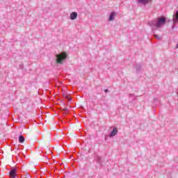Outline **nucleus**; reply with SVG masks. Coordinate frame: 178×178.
I'll use <instances>...</instances> for the list:
<instances>
[{
    "label": "nucleus",
    "instance_id": "obj_1",
    "mask_svg": "<svg viewBox=\"0 0 178 178\" xmlns=\"http://www.w3.org/2000/svg\"><path fill=\"white\" fill-rule=\"evenodd\" d=\"M166 23V18L165 17H159L153 21L149 22V26L150 27H156V29H159L163 26Z\"/></svg>",
    "mask_w": 178,
    "mask_h": 178
},
{
    "label": "nucleus",
    "instance_id": "obj_2",
    "mask_svg": "<svg viewBox=\"0 0 178 178\" xmlns=\"http://www.w3.org/2000/svg\"><path fill=\"white\" fill-rule=\"evenodd\" d=\"M56 63L58 65H62L65 59L67 58V54L66 52L60 53L59 54L56 55Z\"/></svg>",
    "mask_w": 178,
    "mask_h": 178
},
{
    "label": "nucleus",
    "instance_id": "obj_3",
    "mask_svg": "<svg viewBox=\"0 0 178 178\" xmlns=\"http://www.w3.org/2000/svg\"><path fill=\"white\" fill-rule=\"evenodd\" d=\"M172 20H173V26L172 27V30L175 29V26L178 23V10L172 15Z\"/></svg>",
    "mask_w": 178,
    "mask_h": 178
},
{
    "label": "nucleus",
    "instance_id": "obj_4",
    "mask_svg": "<svg viewBox=\"0 0 178 178\" xmlns=\"http://www.w3.org/2000/svg\"><path fill=\"white\" fill-rule=\"evenodd\" d=\"M17 175V171L16 168H12L9 172L10 178H16Z\"/></svg>",
    "mask_w": 178,
    "mask_h": 178
},
{
    "label": "nucleus",
    "instance_id": "obj_5",
    "mask_svg": "<svg viewBox=\"0 0 178 178\" xmlns=\"http://www.w3.org/2000/svg\"><path fill=\"white\" fill-rule=\"evenodd\" d=\"M118 128L114 127L113 129V131L111 132L109 137H111V138L115 137V136H116V134H118Z\"/></svg>",
    "mask_w": 178,
    "mask_h": 178
},
{
    "label": "nucleus",
    "instance_id": "obj_6",
    "mask_svg": "<svg viewBox=\"0 0 178 178\" xmlns=\"http://www.w3.org/2000/svg\"><path fill=\"white\" fill-rule=\"evenodd\" d=\"M77 19V13L73 12L70 14V19L76 20Z\"/></svg>",
    "mask_w": 178,
    "mask_h": 178
},
{
    "label": "nucleus",
    "instance_id": "obj_7",
    "mask_svg": "<svg viewBox=\"0 0 178 178\" xmlns=\"http://www.w3.org/2000/svg\"><path fill=\"white\" fill-rule=\"evenodd\" d=\"M115 16H116V13L112 12L109 16V19H108L109 22H112V20H114Z\"/></svg>",
    "mask_w": 178,
    "mask_h": 178
},
{
    "label": "nucleus",
    "instance_id": "obj_8",
    "mask_svg": "<svg viewBox=\"0 0 178 178\" xmlns=\"http://www.w3.org/2000/svg\"><path fill=\"white\" fill-rule=\"evenodd\" d=\"M151 0H138V3H143V5H147Z\"/></svg>",
    "mask_w": 178,
    "mask_h": 178
},
{
    "label": "nucleus",
    "instance_id": "obj_9",
    "mask_svg": "<svg viewBox=\"0 0 178 178\" xmlns=\"http://www.w3.org/2000/svg\"><path fill=\"white\" fill-rule=\"evenodd\" d=\"M97 163H99V165L101 166H102V158H101V156H97Z\"/></svg>",
    "mask_w": 178,
    "mask_h": 178
},
{
    "label": "nucleus",
    "instance_id": "obj_10",
    "mask_svg": "<svg viewBox=\"0 0 178 178\" xmlns=\"http://www.w3.org/2000/svg\"><path fill=\"white\" fill-rule=\"evenodd\" d=\"M19 142L21 143H24V136H23L22 135H20L19 137Z\"/></svg>",
    "mask_w": 178,
    "mask_h": 178
},
{
    "label": "nucleus",
    "instance_id": "obj_11",
    "mask_svg": "<svg viewBox=\"0 0 178 178\" xmlns=\"http://www.w3.org/2000/svg\"><path fill=\"white\" fill-rule=\"evenodd\" d=\"M63 95L64 98H66L67 99H69V101L72 100V99H70V97H69V95H67V93H64Z\"/></svg>",
    "mask_w": 178,
    "mask_h": 178
},
{
    "label": "nucleus",
    "instance_id": "obj_12",
    "mask_svg": "<svg viewBox=\"0 0 178 178\" xmlns=\"http://www.w3.org/2000/svg\"><path fill=\"white\" fill-rule=\"evenodd\" d=\"M154 38L156 39V40H159V41H161V40H162V36H159L156 34L154 35Z\"/></svg>",
    "mask_w": 178,
    "mask_h": 178
},
{
    "label": "nucleus",
    "instance_id": "obj_13",
    "mask_svg": "<svg viewBox=\"0 0 178 178\" xmlns=\"http://www.w3.org/2000/svg\"><path fill=\"white\" fill-rule=\"evenodd\" d=\"M63 111L64 112H67L69 110L67 109V107H65V108H64L63 109Z\"/></svg>",
    "mask_w": 178,
    "mask_h": 178
},
{
    "label": "nucleus",
    "instance_id": "obj_14",
    "mask_svg": "<svg viewBox=\"0 0 178 178\" xmlns=\"http://www.w3.org/2000/svg\"><path fill=\"white\" fill-rule=\"evenodd\" d=\"M136 70H137V72H138V70H140V66L136 65Z\"/></svg>",
    "mask_w": 178,
    "mask_h": 178
},
{
    "label": "nucleus",
    "instance_id": "obj_15",
    "mask_svg": "<svg viewBox=\"0 0 178 178\" xmlns=\"http://www.w3.org/2000/svg\"><path fill=\"white\" fill-rule=\"evenodd\" d=\"M129 97L131 98V97H134V94H129Z\"/></svg>",
    "mask_w": 178,
    "mask_h": 178
},
{
    "label": "nucleus",
    "instance_id": "obj_16",
    "mask_svg": "<svg viewBox=\"0 0 178 178\" xmlns=\"http://www.w3.org/2000/svg\"><path fill=\"white\" fill-rule=\"evenodd\" d=\"M104 92H109V90H108V89H105V90H104Z\"/></svg>",
    "mask_w": 178,
    "mask_h": 178
}]
</instances>
